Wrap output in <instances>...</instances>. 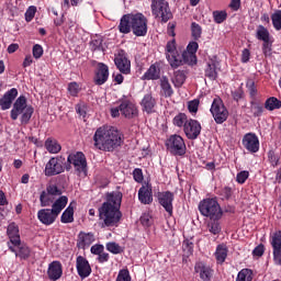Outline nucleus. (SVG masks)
<instances>
[{
    "mask_svg": "<svg viewBox=\"0 0 281 281\" xmlns=\"http://www.w3.org/2000/svg\"><path fill=\"white\" fill-rule=\"evenodd\" d=\"M120 205H122V193H110L106 202L99 209L101 227H115L120 223V218H122Z\"/></svg>",
    "mask_w": 281,
    "mask_h": 281,
    "instance_id": "nucleus-1",
    "label": "nucleus"
},
{
    "mask_svg": "<svg viewBox=\"0 0 281 281\" xmlns=\"http://www.w3.org/2000/svg\"><path fill=\"white\" fill-rule=\"evenodd\" d=\"M93 142L98 150L111 153L122 146V134L113 126H101L95 131Z\"/></svg>",
    "mask_w": 281,
    "mask_h": 281,
    "instance_id": "nucleus-2",
    "label": "nucleus"
},
{
    "mask_svg": "<svg viewBox=\"0 0 281 281\" xmlns=\"http://www.w3.org/2000/svg\"><path fill=\"white\" fill-rule=\"evenodd\" d=\"M131 30H133L135 36H146L148 33V20L146 16L142 13L123 15L119 24V32L121 34H130Z\"/></svg>",
    "mask_w": 281,
    "mask_h": 281,
    "instance_id": "nucleus-3",
    "label": "nucleus"
},
{
    "mask_svg": "<svg viewBox=\"0 0 281 281\" xmlns=\"http://www.w3.org/2000/svg\"><path fill=\"white\" fill-rule=\"evenodd\" d=\"M199 212L202 216L211 218V221H218L223 218V210L216 199H204L199 203Z\"/></svg>",
    "mask_w": 281,
    "mask_h": 281,
    "instance_id": "nucleus-4",
    "label": "nucleus"
},
{
    "mask_svg": "<svg viewBox=\"0 0 281 281\" xmlns=\"http://www.w3.org/2000/svg\"><path fill=\"white\" fill-rule=\"evenodd\" d=\"M33 113L34 108L27 105V99H25V97H19L13 104V109L11 110V117L12 120H18L19 115H22V124H27V122L32 120Z\"/></svg>",
    "mask_w": 281,
    "mask_h": 281,
    "instance_id": "nucleus-5",
    "label": "nucleus"
},
{
    "mask_svg": "<svg viewBox=\"0 0 281 281\" xmlns=\"http://www.w3.org/2000/svg\"><path fill=\"white\" fill-rule=\"evenodd\" d=\"M151 12L156 19H161L162 23H168L172 19V12L166 0H153Z\"/></svg>",
    "mask_w": 281,
    "mask_h": 281,
    "instance_id": "nucleus-6",
    "label": "nucleus"
},
{
    "mask_svg": "<svg viewBox=\"0 0 281 281\" xmlns=\"http://www.w3.org/2000/svg\"><path fill=\"white\" fill-rule=\"evenodd\" d=\"M211 113L216 122V124H223L229 117V111L225 108L223 100L221 98H215L211 105Z\"/></svg>",
    "mask_w": 281,
    "mask_h": 281,
    "instance_id": "nucleus-7",
    "label": "nucleus"
},
{
    "mask_svg": "<svg viewBox=\"0 0 281 281\" xmlns=\"http://www.w3.org/2000/svg\"><path fill=\"white\" fill-rule=\"evenodd\" d=\"M166 146H167V150H169L171 155H177L179 157L183 156L187 150L186 142L183 140V137L179 135H171L166 140Z\"/></svg>",
    "mask_w": 281,
    "mask_h": 281,
    "instance_id": "nucleus-8",
    "label": "nucleus"
},
{
    "mask_svg": "<svg viewBox=\"0 0 281 281\" xmlns=\"http://www.w3.org/2000/svg\"><path fill=\"white\" fill-rule=\"evenodd\" d=\"M166 57L170 67L173 69H177V67H181V65H183V60L179 58V54L177 53V43L175 40L167 43Z\"/></svg>",
    "mask_w": 281,
    "mask_h": 281,
    "instance_id": "nucleus-9",
    "label": "nucleus"
},
{
    "mask_svg": "<svg viewBox=\"0 0 281 281\" xmlns=\"http://www.w3.org/2000/svg\"><path fill=\"white\" fill-rule=\"evenodd\" d=\"M65 164V158L63 157H53L49 159V161L46 164L45 167V175L46 177H54L56 175H60L63 172Z\"/></svg>",
    "mask_w": 281,
    "mask_h": 281,
    "instance_id": "nucleus-10",
    "label": "nucleus"
},
{
    "mask_svg": "<svg viewBox=\"0 0 281 281\" xmlns=\"http://www.w3.org/2000/svg\"><path fill=\"white\" fill-rule=\"evenodd\" d=\"M274 265L281 266V231H276L270 236Z\"/></svg>",
    "mask_w": 281,
    "mask_h": 281,
    "instance_id": "nucleus-11",
    "label": "nucleus"
},
{
    "mask_svg": "<svg viewBox=\"0 0 281 281\" xmlns=\"http://www.w3.org/2000/svg\"><path fill=\"white\" fill-rule=\"evenodd\" d=\"M68 162L75 167L77 172L87 175V158L81 151L70 154L68 156Z\"/></svg>",
    "mask_w": 281,
    "mask_h": 281,
    "instance_id": "nucleus-12",
    "label": "nucleus"
},
{
    "mask_svg": "<svg viewBox=\"0 0 281 281\" xmlns=\"http://www.w3.org/2000/svg\"><path fill=\"white\" fill-rule=\"evenodd\" d=\"M241 144L248 153H258L260 150V140L254 133H248L243 137Z\"/></svg>",
    "mask_w": 281,
    "mask_h": 281,
    "instance_id": "nucleus-13",
    "label": "nucleus"
},
{
    "mask_svg": "<svg viewBox=\"0 0 281 281\" xmlns=\"http://www.w3.org/2000/svg\"><path fill=\"white\" fill-rule=\"evenodd\" d=\"M114 63L121 74H131V60H128L126 52L119 50L114 58Z\"/></svg>",
    "mask_w": 281,
    "mask_h": 281,
    "instance_id": "nucleus-14",
    "label": "nucleus"
},
{
    "mask_svg": "<svg viewBox=\"0 0 281 281\" xmlns=\"http://www.w3.org/2000/svg\"><path fill=\"white\" fill-rule=\"evenodd\" d=\"M184 133L188 139H196L201 135V123L196 120H189L184 123Z\"/></svg>",
    "mask_w": 281,
    "mask_h": 281,
    "instance_id": "nucleus-15",
    "label": "nucleus"
},
{
    "mask_svg": "<svg viewBox=\"0 0 281 281\" xmlns=\"http://www.w3.org/2000/svg\"><path fill=\"white\" fill-rule=\"evenodd\" d=\"M76 267L77 273L82 280L91 276V265H89V261L85 257H77Z\"/></svg>",
    "mask_w": 281,
    "mask_h": 281,
    "instance_id": "nucleus-16",
    "label": "nucleus"
},
{
    "mask_svg": "<svg viewBox=\"0 0 281 281\" xmlns=\"http://www.w3.org/2000/svg\"><path fill=\"white\" fill-rule=\"evenodd\" d=\"M172 201H175V194L169 191L158 193V203L172 216Z\"/></svg>",
    "mask_w": 281,
    "mask_h": 281,
    "instance_id": "nucleus-17",
    "label": "nucleus"
},
{
    "mask_svg": "<svg viewBox=\"0 0 281 281\" xmlns=\"http://www.w3.org/2000/svg\"><path fill=\"white\" fill-rule=\"evenodd\" d=\"M120 111L121 115H123V117H126L127 120H132L133 117H137L138 115L137 105H135L131 101H123L120 104Z\"/></svg>",
    "mask_w": 281,
    "mask_h": 281,
    "instance_id": "nucleus-18",
    "label": "nucleus"
},
{
    "mask_svg": "<svg viewBox=\"0 0 281 281\" xmlns=\"http://www.w3.org/2000/svg\"><path fill=\"white\" fill-rule=\"evenodd\" d=\"M37 218L43 225H54L58 215L52 209H42L37 212Z\"/></svg>",
    "mask_w": 281,
    "mask_h": 281,
    "instance_id": "nucleus-19",
    "label": "nucleus"
},
{
    "mask_svg": "<svg viewBox=\"0 0 281 281\" xmlns=\"http://www.w3.org/2000/svg\"><path fill=\"white\" fill-rule=\"evenodd\" d=\"M9 249L13 254H15L16 258H20V260H27L30 258V254H32V250H30V247L27 245L19 241L18 245H10L9 244Z\"/></svg>",
    "mask_w": 281,
    "mask_h": 281,
    "instance_id": "nucleus-20",
    "label": "nucleus"
},
{
    "mask_svg": "<svg viewBox=\"0 0 281 281\" xmlns=\"http://www.w3.org/2000/svg\"><path fill=\"white\" fill-rule=\"evenodd\" d=\"M138 200L143 205H150L153 203V186L146 183L138 190Z\"/></svg>",
    "mask_w": 281,
    "mask_h": 281,
    "instance_id": "nucleus-21",
    "label": "nucleus"
},
{
    "mask_svg": "<svg viewBox=\"0 0 281 281\" xmlns=\"http://www.w3.org/2000/svg\"><path fill=\"white\" fill-rule=\"evenodd\" d=\"M93 243H95V235H93V233H79L77 239V247H79V249H88Z\"/></svg>",
    "mask_w": 281,
    "mask_h": 281,
    "instance_id": "nucleus-22",
    "label": "nucleus"
},
{
    "mask_svg": "<svg viewBox=\"0 0 281 281\" xmlns=\"http://www.w3.org/2000/svg\"><path fill=\"white\" fill-rule=\"evenodd\" d=\"M16 95H19V90H16V88H12L4 93V95L0 99V106L2 111H8V109L12 106V102H14Z\"/></svg>",
    "mask_w": 281,
    "mask_h": 281,
    "instance_id": "nucleus-23",
    "label": "nucleus"
},
{
    "mask_svg": "<svg viewBox=\"0 0 281 281\" xmlns=\"http://www.w3.org/2000/svg\"><path fill=\"white\" fill-rule=\"evenodd\" d=\"M109 80V66L103 63H99L94 76L95 85H104Z\"/></svg>",
    "mask_w": 281,
    "mask_h": 281,
    "instance_id": "nucleus-24",
    "label": "nucleus"
},
{
    "mask_svg": "<svg viewBox=\"0 0 281 281\" xmlns=\"http://www.w3.org/2000/svg\"><path fill=\"white\" fill-rule=\"evenodd\" d=\"M47 273L49 280H60V278H63V265L59 261H53L48 266Z\"/></svg>",
    "mask_w": 281,
    "mask_h": 281,
    "instance_id": "nucleus-25",
    "label": "nucleus"
},
{
    "mask_svg": "<svg viewBox=\"0 0 281 281\" xmlns=\"http://www.w3.org/2000/svg\"><path fill=\"white\" fill-rule=\"evenodd\" d=\"M194 271L195 273H199L201 280L203 281L212 280V273H213L212 268H210L205 263L203 262L195 263Z\"/></svg>",
    "mask_w": 281,
    "mask_h": 281,
    "instance_id": "nucleus-26",
    "label": "nucleus"
},
{
    "mask_svg": "<svg viewBox=\"0 0 281 281\" xmlns=\"http://www.w3.org/2000/svg\"><path fill=\"white\" fill-rule=\"evenodd\" d=\"M7 234L10 238V243H8V246L10 247L13 245H19L21 243V235H19V226L16 224L12 223L8 226Z\"/></svg>",
    "mask_w": 281,
    "mask_h": 281,
    "instance_id": "nucleus-27",
    "label": "nucleus"
},
{
    "mask_svg": "<svg viewBox=\"0 0 281 281\" xmlns=\"http://www.w3.org/2000/svg\"><path fill=\"white\" fill-rule=\"evenodd\" d=\"M156 104L157 101L155 100V98H153L151 94H146L140 102V106L146 113H153L155 111Z\"/></svg>",
    "mask_w": 281,
    "mask_h": 281,
    "instance_id": "nucleus-28",
    "label": "nucleus"
},
{
    "mask_svg": "<svg viewBox=\"0 0 281 281\" xmlns=\"http://www.w3.org/2000/svg\"><path fill=\"white\" fill-rule=\"evenodd\" d=\"M160 89L165 98H172L175 90H172V85H170V79H168V77L162 76L160 78Z\"/></svg>",
    "mask_w": 281,
    "mask_h": 281,
    "instance_id": "nucleus-29",
    "label": "nucleus"
},
{
    "mask_svg": "<svg viewBox=\"0 0 281 281\" xmlns=\"http://www.w3.org/2000/svg\"><path fill=\"white\" fill-rule=\"evenodd\" d=\"M44 146L46 150L50 153V155H57V153L63 149V147L60 146V143H58L56 138H47L45 140Z\"/></svg>",
    "mask_w": 281,
    "mask_h": 281,
    "instance_id": "nucleus-30",
    "label": "nucleus"
},
{
    "mask_svg": "<svg viewBox=\"0 0 281 281\" xmlns=\"http://www.w3.org/2000/svg\"><path fill=\"white\" fill-rule=\"evenodd\" d=\"M69 199L67 196L63 195L59 199H57L53 205H52V211L58 216L67 207Z\"/></svg>",
    "mask_w": 281,
    "mask_h": 281,
    "instance_id": "nucleus-31",
    "label": "nucleus"
},
{
    "mask_svg": "<svg viewBox=\"0 0 281 281\" xmlns=\"http://www.w3.org/2000/svg\"><path fill=\"white\" fill-rule=\"evenodd\" d=\"M256 38L258 41H262L263 43H270L271 40V34L269 33V30L265 27L263 25H259L256 31Z\"/></svg>",
    "mask_w": 281,
    "mask_h": 281,
    "instance_id": "nucleus-32",
    "label": "nucleus"
},
{
    "mask_svg": "<svg viewBox=\"0 0 281 281\" xmlns=\"http://www.w3.org/2000/svg\"><path fill=\"white\" fill-rule=\"evenodd\" d=\"M74 205H76V203L71 202L68 205V207L63 212L60 217L61 223L64 224L74 223Z\"/></svg>",
    "mask_w": 281,
    "mask_h": 281,
    "instance_id": "nucleus-33",
    "label": "nucleus"
},
{
    "mask_svg": "<svg viewBox=\"0 0 281 281\" xmlns=\"http://www.w3.org/2000/svg\"><path fill=\"white\" fill-rule=\"evenodd\" d=\"M186 71L183 70H176L173 72V76L171 77V81L175 85V87H183V83L186 82Z\"/></svg>",
    "mask_w": 281,
    "mask_h": 281,
    "instance_id": "nucleus-34",
    "label": "nucleus"
},
{
    "mask_svg": "<svg viewBox=\"0 0 281 281\" xmlns=\"http://www.w3.org/2000/svg\"><path fill=\"white\" fill-rule=\"evenodd\" d=\"M215 258L218 265H223L227 258V246L221 244L216 247Z\"/></svg>",
    "mask_w": 281,
    "mask_h": 281,
    "instance_id": "nucleus-35",
    "label": "nucleus"
},
{
    "mask_svg": "<svg viewBox=\"0 0 281 281\" xmlns=\"http://www.w3.org/2000/svg\"><path fill=\"white\" fill-rule=\"evenodd\" d=\"M159 67L151 65L148 70L144 74L143 80H158L159 78Z\"/></svg>",
    "mask_w": 281,
    "mask_h": 281,
    "instance_id": "nucleus-36",
    "label": "nucleus"
},
{
    "mask_svg": "<svg viewBox=\"0 0 281 281\" xmlns=\"http://www.w3.org/2000/svg\"><path fill=\"white\" fill-rule=\"evenodd\" d=\"M42 207H49L52 203H54V195L48 193L47 191H43L40 196Z\"/></svg>",
    "mask_w": 281,
    "mask_h": 281,
    "instance_id": "nucleus-37",
    "label": "nucleus"
},
{
    "mask_svg": "<svg viewBox=\"0 0 281 281\" xmlns=\"http://www.w3.org/2000/svg\"><path fill=\"white\" fill-rule=\"evenodd\" d=\"M254 272L249 269H243L238 272L236 281H251L254 280Z\"/></svg>",
    "mask_w": 281,
    "mask_h": 281,
    "instance_id": "nucleus-38",
    "label": "nucleus"
},
{
    "mask_svg": "<svg viewBox=\"0 0 281 281\" xmlns=\"http://www.w3.org/2000/svg\"><path fill=\"white\" fill-rule=\"evenodd\" d=\"M281 108V101L276 97H271L266 101V109L268 111H276V109Z\"/></svg>",
    "mask_w": 281,
    "mask_h": 281,
    "instance_id": "nucleus-39",
    "label": "nucleus"
},
{
    "mask_svg": "<svg viewBox=\"0 0 281 281\" xmlns=\"http://www.w3.org/2000/svg\"><path fill=\"white\" fill-rule=\"evenodd\" d=\"M205 76L210 78V80H216L218 76V74L216 72V64L212 63L207 65Z\"/></svg>",
    "mask_w": 281,
    "mask_h": 281,
    "instance_id": "nucleus-40",
    "label": "nucleus"
},
{
    "mask_svg": "<svg viewBox=\"0 0 281 281\" xmlns=\"http://www.w3.org/2000/svg\"><path fill=\"white\" fill-rule=\"evenodd\" d=\"M182 58L187 65H196V55L194 53L184 50L182 53Z\"/></svg>",
    "mask_w": 281,
    "mask_h": 281,
    "instance_id": "nucleus-41",
    "label": "nucleus"
},
{
    "mask_svg": "<svg viewBox=\"0 0 281 281\" xmlns=\"http://www.w3.org/2000/svg\"><path fill=\"white\" fill-rule=\"evenodd\" d=\"M271 20H272V25H273L274 30L280 32V30H281V11H276L271 15Z\"/></svg>",
    "mask_w": 281,
    "mask_h": 281,
    "instance_id": "nucleus-42",
    "label": "nucleus"
},
{
    "mask_svg": "<svg viewBox=\"0 0 281 281\" xmlns=\"http://www.w3.org/2000/svg\"><path fill=\"white\" fill-rule=\"evenodd\" d=\"M207 227L211 234H221V223H218V220H211Z\"/></svg>",
    "mask_w": 281,
    "mask_h": 281,
    "instance_id": "nucleus-43",
    "label": "nucleus"
},
{
    "mask_svg": "<svg viewBox=\"0 0 281 281\" xmlns=\"http://www.w3.org/2000/svg\"><path fill=\"white\" fill-rule=\"evenodd\" d=\"M186 122H188V116L184 113H180L173 117V124L179 128H181V126L186 127Z\"/></svg>",
    "mask_w": 281,
    "mask_h": 281,
    "instance_id": "nucleus-44",
    "label": "nucleus"
},
{
    "mask_svg": "<svg viewBox=\"0 0 281 281\" xmlns=\"http://www.w3.org/2000/svg\"><path fill=\"white\" fill-rule=\"evenodd\" d=\"M273 41L266 42L262 44V54L266 56V58H271L273 56Z\"/></svg>",
    "mask_w": 281,
    "mask_h": 281,
    "instance_id": "nucleus-45",
    "label": "nucleus"
},
{
    "mask_svg": "<svg viewBox=\"0 0 281 281\" xmlns=\"http://www.w3.org/2000/svg\"><path fill=\"white\" fill-rule=\"evenodd\" d=\"M80 85H78V82L74 81V82H70L68 85V93L70 95H72L74 98H76V95H78V93H80Z\"/></svg>",
    "mask_w": 281,
    "mask_h": 281,
    "instance_id": "nucleus-46",
    "label": "nucleus"
},
{
    "mask_svg": "<svg viewBox=\"0 0 281 281\" xmlns=\"http://www.w3.org/2000/svg\"><path fill=\"white\" fill-rule=\"evenodd\" d=\"M213 19H214L215 23H223L227 19V12L215 11V12H213Z\"/></svg>",
    "mask_w": 281,
    "mask_h": 281,
    "instance_id": "nucleus-47",
    "label": "nucleus"
},
{
    "mask_svg": "<svg viewBox=\"0 0 281 281\" xmlns=\"http://www.w3.org/2000/svg\"><path fill=\"white\" fill-rule=\"evenodd\" d=\"M191 34H192L193 38H195V41H198V38L202 34L201 25H199L196 22H193L191 24Z\"/></svg>",
    "mask_w": 281,
    "mask_h": 281,
    "instance_id": "nucleus-48",
    "label": "nucleus"
},
{
    "mask_svg": "<svg viewBox=\"0 0 281 281\" xmlns=\"http://www.w3.org/2000/svg\"><path fill=\"white\" fill-rule=\"evenodd\" d=\"M106 249L111 254H122V247L117 245L115 241H111L106 244Z\"/></svg>",
    "mask_w": 281,
    "mask_h": 281,
    "instance_id": "nucleus-49",
    "label": "nucleus"
},
{
    "mask_svg": "<svg viewBox=\"0 0 281 281\" xmlns=\"http://www.w3.org/2000/svg\"><path fill=\"white\" fill-rule=\"evenodd\" d=\"M246 87L251 98L256 97V94L258 93V90H256V82L252 79H248L246 81Z\"/></svg>",
    "mask_w": 281,
    "mask_h": 281,
    "instance_id": "nucleus-50",
    "label": "nucleus"
},
{
    "mask_svg": "<svg viewBox=\"0 0 281 281\" xmlns=\"http://www.w3.org/2000/svg\"><path fill=\"white\" fill-rule=\"evenodd\" d=\"M116 281H131V273L127 269L120 270Z\"/></svg>",
    "mask_w": 281,
    "mask_h": 281,
    "instance_id": "nucleus-51",
    "label": "nucleus"
},
{
    "mask_svg": "<svg viewBox=\"0 0 281 281\" xmlns=\"http://www.w3.org/2000/svg\"><path fill=\"white\" fill-rule=\"evenodd\" d=\"M46 192L48 194H50L52 196H60V194H63V192L59 190V188L56 187L55 184H49L46 188Z\"/></svg>",
    "mask_w": 281,
    "mask_h": 281,
    "instance_id": "nucleus-52",
    "label": "nucleus"
},
{
    "mask_svg": "<svg viewBox=\"0 0 281 281\" xmlns=\"http://www.w3.org/2000/svg\"><path fill=\"white\" fill-rule=\"evenodd\" d=\"M36 16V7L31 5L25 12V21L30 23Z\"/></svg>",
    "mask_w": 281,
    "mask_h": 281,
    "instance_id": "nucleus-53",
    "label": "nucleus"
},
{
    "mask_svg": "<svg viewBox=\"0 0 281 281\" xmlns=\"http://www.w3.org/2000/svg\"><path fill=\"white\" fill-rule=\"evenodd\" d=\"M247 179H249V171L247 170L240 171L236 176V181L237 183H240V184L245 183Z\"/></svg>",
    "mask_w": 281,
    "mask_h": 281,
    "instance_id": "nucleus-54",
    "label": "nucleus"
},
{
    "mask_svg": "<svg viewBox=\"0 0 281 281\" xmlns=\"http://www.w3.org/2000/svg\"><path fill=\"white\" fill-rule=\"evenodd\" d=\"M76 111L80 117H87V105L85 103L77 104Z\"/></svg>",
    "mask_w": 281,
    "mask_h": 281,
    "instance_id": "nucleus-55",
    "label": "nucleus"
},
{
    "mask_svg": "<svg viewBox=\"0 0 281 281\" xmlns=\"http://www.w3.org/2000/svg\"><path fill=\"white\" fill-rule=\"evenodd\" d=\"M133 177L137 183H142L144 181V173L142 172V169H134Z\"/></svg>",
    "mask_w": 281,
    "mask_h": 281,
    "instance_id": "nucleus-56",
    "label": "nucleus"
},
{
    "mask_svg": "<svg viewBox=\"0 0 281 281\" xmlns=\"http://www.w3.org/2000/svg\"><path fill=\"white\" fill-rule=\"evenodd\" d=\"M140 223L144 225V227H150L153 218L148 214H143L140 216Z\"/></svg>",
    "mask_w": 281,
    "mask_h": 281,
    "instance_id": "nucleus-57",
    "label": "nucleus"
},
{
    "mask_svg": "<svg viewBox=\"0 0 281 281\" xmlns=\"http://www.w3.org/2000/svg\"><path fill=\"white\" fill-rule=\"evenodd\" d=\"M33 56L34 58L38 59L41 56H43V46L40 44H36L33 46Z\"/></svg>",
    "mask_w": 281,
    "mask_h": 281,
    "instance_id": "nucleus-58",
    "label": "nucleus"
},
{
    "mask_svg": "<svg viewBox=\"0 0 281 281\" xmlns=\"http://www.w3.org/2000/svg\"><path fill=\"white\" fill-rule=\"evenodd\" d=\"M190 113H196L199 111V100H192L188 103Z\"/></svg>",
    "mask_w": 281,
    "mask_h": 281,
    "instance_id": "nucleus-59",
    "label": "nucleus"
},
{
    "mask_svg": "<svg viewBox=\"0 0 281 281\" xmlns=\"http://www.w3.org/2000/svg\"><path fill=\"white\" fill-rule=\"evenodd\" d=\"M199 49V43L196 42H190L187 46L186 52H189L191 54H195L196 55V50Z\"/></svg>",
    "mask_w": 281,
    "mask_h": 281,
    "instance_id": "nucleus-60",
    "label": "nucleus"
},
{
    "mask_svg": "<svg viewBox=\"0 0 281 281\" xmlns=\"http://www.w3.org/2000/svg\"><path fill=\"white\" fill-rule=\"evenodd\" d=\"M251 113H254L255 117H259V115H262V106L258 104H252L251 105Z\"/></svg>",
    "mask_w": 281,
    "mask_h": 281,
    "instance_id": "nucleus-61",
    "label": "nucleus"
},
{
    "mask_svg": "<svg viewBox=\"0 0 281 281\" xmlns=\"http://www.w3.org/2000/svg\"><path fill=\"white\" fill-rule=\"evenodd\" d=\"M91 254L94 256H100L104 251V246L102 245H93L90 249Z\"/></svg>",
    "mask_w": 281,
    "mask_h": 281,
    "instance_id": "nucleus-62",
    "label": "nucleus"
},
{
    "mask_svg": "<svg viewBox=\"0 0 281 281\" xmlns=\"http://www.w3.org/2000/svg\"><path fill=\"white\" fill-rule=\"evenodd\" d=\"M251 57V53L249 49H244L241 53V63H249V58Z\"/></svg>",
    "mask_w": 281,
    "mask_h": 281,
    "instance_id": "nucleus-63",
    "label": "nucleus"
},
{
    "mask_svg": "<svg viewBox=\"0 0 281 281\" xmlns=\"http://www.w3.org/2000/svg\"><path fill=\"white\" fill-rule=\"evenodd\" d=\"M252 254H254V256H258V257L262 256V254H265V246H262V245L257 246L252 250Z\"/></svg>",
    "mask_w": 281,
    "mask_h": 281,
    "instance_id": "nucleus-64",
    "label": "nucleus"
}]
</instances>
